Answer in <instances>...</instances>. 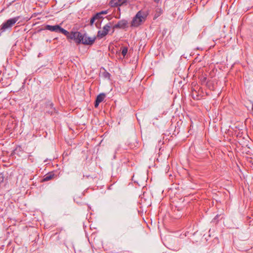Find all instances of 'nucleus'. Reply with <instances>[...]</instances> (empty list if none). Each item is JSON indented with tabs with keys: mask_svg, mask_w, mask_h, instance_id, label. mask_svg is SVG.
Segmentation results:
<instances>
[{
	"mask_svg": "<svg viewBox=\"0 0 253 253\" xmlns=\"http://www.w3.org/2000/svg\"><path fill=\"white\" fill-rule=\"evenodd\" d=\"M126 1L122 0H111L109 5L111 7H117L123 5Z\"/></svg>",
	"mask_w": 253,
	"mask_h": 253,
	"instance_id": "8",
	"label": "nucleus"
},
{
	"mask_svg": "<svg viewBox=\"0 0 253 253\" xmlns=\"http://www.w3.org/2000/svg\"><path fill=\"white\" fill-rule=\"evenodd\" d=\"M156 11L157 12H159V15L158 16L162 13V10L160 8H158L157 10H156Z\"/></svg>",
	"mask_w": 253,
	"mask_h": 253,
	"instance_id": "15",
	"label": "nucleus"
},
{
	"mask_svg": "<svg viewBox=\"0 0 253 253\" xmlns=\"http://www.w3.org/2000/svg\"><path fill=\"white\" fill-rule=\"evenodd\" d=\"M95 20H97L94 16H93L91 19L90 21V25H92L94 23V22Z\"/></svg>",
	"mask_w": 253,
	"mask_h": 253,
	"instance_id": "13",
	"label": "nucleus"
},
{
	"mask_svg": "<svg viewBox=\"0 0 253 253\" xmlns=\"http://www.w3.org/2000/svg\"><path fill=\"white\" fill-rule=\"evenodd\" d=\"M144 20V16L141 11H139L133 18L131 22V26L137 27Z\"/></svg>",
	"mask_w": 253,
	"mask_h": 253,
	"instance_id": "3",
	"label": "nucleus"
},
{
	"mask_svg": "<svg viewBox=\"0 0 253 253\" xmlns=\"http://www.w3.org/2000/svg\"><path fill=\"white\" fill-rule=\"evenodd\" d=\"M105 94L103 93H100L97 95L94 104V107L95 108L98 107L99 103L103 101L105 98Z\"/></svg>",
	"mask_w": 253,
	"mask_h": 253,
	"instance_id": "9",
	"label": "nucleus"
},
{
	"mask_svg": "<svg viewBox=\"0 0 253 253\" xmlns=\"http://www.w3.org/2000/svg\"><path fill=\"white\" fill-rule=\"evenodd\" d=\"M111 28V23H109L105 26H103L102 30H99L97 32L96 38H98L99 39L103 38L105 36H106L109 31H110Z\"/></svg>",
	"mask_w": 253,
	"mask_h": 253,
	"instance_id": "5",
	"label": "nucleus"
},
{
	"mask_svg": "<svg viewBox=\"0 0 253 253\" xmlns=\"http://www.w3.org/2000/svg\"><path fill=\"white\" fill-rule=\"evenodd\" d=\"M156 2H159L160 0H153Z\"/></svg>",
	"mask_w": 253,
	"mask_h": 253,
	"instance_id": "17",
	"label": "nucleus"
},
{
	"mask_svg": "<svg viewBox=\"0 0 253 253\" xmlns=\"http://www.w3.org/2000/svg\"><path fill=\"white\" fill-rule=\"evenodd\" d=\"M127 52V48L124 47L123 48L122 50V54L124 57H125Z\"/></svg>",
	"mask_w": 253,
	"mask_h": 253,
	"instance_id": "11",
	"label": "nucleus"
},
{
	"mask_svg": "<svg viewBox=\"0 0 253 253\" xmlns=\"http://www.w3.org/2000/svg\"><path fill=\"white\" fill-rule=\"evenodd\" d=\"M54 174H53V173H48L44 175L42 181H49V180H51V179H52L53 177H54Z\"/></svg>",
	"mask_w": 253,
	"mask_h": 253,
	"instance_id": "10",
	"label": "nucleus"
},
{
	"mask_svg": "<svg viewBox=\"0 0 253 253\" xmlns=\"http://www.w3.org/2000/svg\"><path fill=\"white\" fill-rule=\"evenodd\" d=\"M45 29L49 30L51 32H55L56 33H62L65 36H68L69 35V32L65 30L64 29L58 25H56L54 26L47 25L45 26Z\"/></svg>",
	"mask_w": 253,
	"mask_h": 253,
	"instance_id": "1",
	"label": "nucleus"
},
{
	"mask_svg": "<svg viewBox=\"0 0 253 253\" xmlns=\"http://www.w3.org/2000/svg\"><path fill=\"white\" fill-rule=\"evenodd\" d=\"M252 110L253 111V103H252Z\"/></svg>",
	"mask_w": 253,
	"mask_h": 253,
	"instance_id": "18",
	"label": "nucleus"
},
{
	"mask_svg": "<svg viewBox=\"0 0 253 253\" xmlns=\"http://www.w3.org/2000/svg\"><path fill=\"white\" fill-rule=\"evenodd\" d=\"M82 35V34L79 32H72L70 34L69 33V35L66 36L68 38L73 40L77 43L79 44L81 43Z\"/></svg>",
	"mask_w": 253,
	"mask_h": 253,
	"instance_id": "6",
	"label": "nucleus"
},
{
	"mask_svg": "<svg viewBox=\"0 0 253 253\" xmlns=\"http://www.w3.org/2000/svg\"><path fill=\"white\" fill-rule=\"evenodd\" d=\"M96 38L88 37L86 34H82L81 43L85 45H92L95 42Z\"/></svg>",
	"mask_w": 253,
	"mask_h": 253,
	"instance_id": "4",
	"label": "nucleus"
},
{
	"mask_svg": "<svg viewBox=\"0 0 253 253\" xmlns=\"http://www.w3.org/2000/svg\"><path fill=\"white\" fill-rule=\"evenodd\" d=\"M127 21L126 20H121L113 26L114 29H125L127 25Z\"/></svg>",
	"mask_w": 253,
	"mask_h": 253,
	"instance_id": "7",
	"label": "nucleus"
},
{
	"mask_svg": "<svg viewBox=\"0 0 253 253\" xmlns=\"http://www.w3.org/2000/svg\"><path fill=\"white\" fill-rule=\"evenodd\" d=\"M102 15L103 14H106L108 13V10H104V11H101L100 12H99Z\"/></svg>",
	"mask_w": 253,
	"mask_h": 253,
	"instance_id": "14",
	"label": "nucleus"
},
{
	"mask_svg": "<svg viewBox=\"0 0 253 253\" xmlns=\"http://www.w3.org/2000/svg\"><path fill=\"white\" fill-rule=\"evenodd\" d=\"M48 105L49 106V107H52L53 106V104L52 103H49Z\"/></svg>",
	"mask_w": 253,
	"mask_h": 253,
	"instance_id": "16",
	"label": "nucleus"
},
{
	"mask_svg": "<svg viewBox=\"0 0 253 253\" xmlns=\"http://www.w3.org/2000/svg\"><path fill=\"white\" fill-rule=\"evenodd\" d=\"M96 19H101L103 18L102 15L99 12L94 15Z\"/></svg>",
	"mask_w": 253,
	"mask_h": 253,
	"instance_id": "12",
	"label": "nucleus"
},
{
	"mask_svg": "<svg viewBox=\"0 0 253 253\" xmlns=\"http://www.w3.org/2000/svg\"><path fill=\"white\" fill-rule=\"evenodd\" d=\"M118 9L119 11H120V8L119 7L118 8Z\"/></svg>",
	"mask_w": 253,
	"mask_h": 253,
	"instance_id": "19",
	"label": "nucleus"
},
{
	"mask_svg": "<svg viewBox=\"0 0 253 253\" xmlns=\"http://www.w3.org/2000/svg\"><path fill=\"white\" fill-rule=\"evenodd\" d=\"M19 18V16H17L7 20L1 25L0 30L2 31H5L6 29L11 28L16 23Z\"/></svg>",
	"mask_w": 253,
	"mask_h": 253,
	"instance_id": "2",
	"label": "nucleus"
}]
</instances>
